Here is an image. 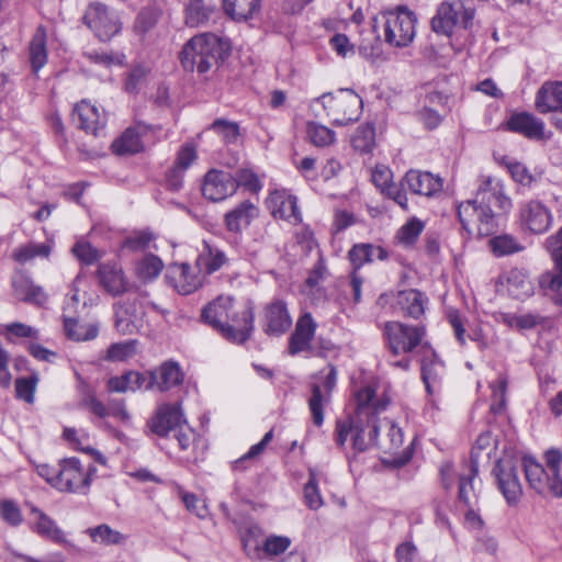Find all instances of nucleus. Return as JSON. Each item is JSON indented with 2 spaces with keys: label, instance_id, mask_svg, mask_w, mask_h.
Returning <instances> with one entry per match:
<instances>
[{
  "label": "nucleus",
  "instance_id": "nucleus-1",
  "mask_svg": "<svg viewBox=\"0 0 562 562\" xmlns=\"http://www.w3.org/2000/svg\"><path fill=\"white\" fill-rule=\"evenodd\" d=\"M513 209V200L507 194L503 180L482 176L479 179L474 200L461 202L458 206L460 223L469 234L475 224L480 236L492 235L497 227V217L507 215Z\"/></svg>",
  "mask_w": 562,
  "mask_h": 562
},
{
  "label": "nucleus",
  "instance_id": "nucleus-2",
  "mask_svg": "<svg viewBox=\"0 0 562 562\" xmlns=\"http://www.w3.org/2000/svg\"><path fill=\"white\" fill-rule=\"evenodd\" d=\"M201 318L233 344H244L254 330L252 308L245 306L235 312L234 300L231 296H217L202 310Z\"/></svg>",
  "mask_w": 562,
  "mask_h": 562
},
{
  "label": "nucleus",
  "instance_id": "nucleus-3",
  "mask_svg": "<svg viewBox=\"0 0 562 562\" xmlns=\"http://www.w3.org/2000/svg\"><path fill=\"white\" fill-rule=\"evenodd\" d=\"M226 50L227 47L220 37L204 33L186 43L180 53V60L186 70L196 69L198 72L204 74L224 58Z\"/></svg>",
  "mask_w": 562,
  "mask_h": 562
},
{
  "label": "nucleus",
  "instance_id": "nucleus-4",
  "mask_svg": "<svg viewBox=\"0 0 562 562\" xmlns=\"http://www.w3.org/2000/svg\"><path fill=\"white\" fill-rule=\"evenodd\" d=\"M313 104H321L336 126L358 121L363 108L362 99L351 89H340L335 94L325 93L315 99Z\"/></svg>",
  "mask_w": 562,
  "mask_h": 562
},
{
  "label": "nucleus",
  "instance_id": "nucleus-5",
  "mask_svg": "<svg viewBox=\"0 0 562 562\" xmlns=\"http://www.w3.org/2000/svg\"><path fill=\"white\" fill-rule=\"evenodd\" d=\"M380 426L378 418L358 419L352 418L350 422L338 420L336 424V443L344 447L348 436H351L353 456L367 451L376 445V437Z\"/></svg>",
  "mask_w": 562,
  "mask_h": 562
},
{
  "label": "nucleus",
  "instance_id": "nucleus-6",
  "mask_svg": "<svg viewBox=\"0 0 562 562\" xmlns=\"http://www.w3.org/2000/svg\"><path fill=\"white\" fill-rule=\"evenodd\" d=\"M473 18L472 0L443 1L431 19V29L437 34L450 36L456 27L468 29Z\"/></svg>",
  "mask_w": 562,
  "mask_h": 562
},
{
  "label": "nucleus",
  "instance_id": "nucleus-7",
  "mask_svg": "<svg viewBox=\"0 0 562 562\" xmlns=\"http://www.w3.org/2000/svg\"><path fill=\"white\" fill-rule=\"evenodd\" d=\"M384 41L394 47H406L415 37L416 15L406 7L382 14Z\"/></svg>",
  "mask_w": 562,
  "mask_h": 562
},
{
  "label": "nucleus",
  "instance_id": "nucleus-8",
  "mask_svg": "<svg viewBox=\"0 0 562 562\" xmlns=\"http://www.w3.org/2000/svg\"><path fill=\"white\" fill-rule=\"evenodd\" d=\"M516 223L521 232L532 235L547 233L553 222L549 206L538 199H528L518 204Z\"/></svg>",
  "mask_w": 562,
  "mask_h": 562
},
{
  "label": "nucleus",
  "instance_id": "nucleus-9",
  "mask_svg": "<svg viewBox=\"0 0 562 562\" xmlns=\"http://www.w3.org/2000/svg\"><path fill=\"white\" fill-rule=\"evenodd\" d=\"M325 370L316 373L311 383V397L308 398V408L315 426L319 427L324 423V407L329 404L331 393L337 383V370L333 364Z\"/></svg>",
  "mask_w": 562,
  "mask_h": 562
},
{
  "label": "nucleus",
  "instance_id": "nucleus-10",
  "mask_svg": "<svg viewBox=\"0 0 562 562\" xmlns=\"http://www.w3.org/2000/svg\"><path fill=\"white\" fill-rule=\"evenodd\" d=\"M547 248L555 262L557 271H546L539 276L540 292L558 305H562V227L547 239Z\"/></svg>",
  "mask_w": 562,
  "mask_h": 562
},
{
  "label": "nucleus",
  "instance_id": "nucleus-11",
  "mask_svg": "<svg viewBox=\"0 0 562 562\" xmlns=\"http://www.w3.org/2000/svg\"><path fill=\"white\" fill-rule=\"evenodd\" d=\"M425 336L420 326H411L400 322H386L383 327V337L389 350L394 355L413 352Z\"/></svg>",
  "mask_w": 562,
  "mask_h": 562
},
{
  "label": "nucleus",
  "instance_id": "nucleus-12",
  "mask_svg": "<svg viewBox=\"0 0 562 562\" xmlns=\"http://www.w3.org/2000/svg\"><path fill=\"white\" fill-rule=\"evenodd\" d=\"M83 23L94 33L102 42L110 41L120 33L122 23L117 14L110 11L109 8L101 2H91L83 14Z\"/></svg>",
  "mask_w": 562,
  "mask_h": 562
},
{
  "label": "nucleus",
  "instance_id": "nucleus-13",
  "mask_svg": "<svg viewBox=\"0 0 562 562\" xmlns=\"http://www.w3.org/2000/svg\"><path fill=\"white\" fill-rule=\"evenodd\" d=\"M95 469L90 467L85 471L77 458L60 461L55 487L63 492L87 494L91 483V474Z\"/></svg>",
  "mask_w": 562,
  "mask_h": 562
},
{
  "label": "nucleus",
  "instance_id": "nucleus-14",
  "mask_svg": "<svg viewBox=\"0 0 562 562\" xmlns=\"http://www.w3.org/2000/svg\"><path fill=\"white\" fill-rule=\"evenodd\" d=\"M518 459L513 456L499 458L493 469L498 488L509 506L518 504L522 495L521 484L517 475Z\"/></svg>",
  "mask_w": 562,
  "mask_h": 562
},
{
  "label": "nucleus",
  "instance_id": "nucleus-15",
  "mask_svg": "<svg viewBox=\"0 0 562 562\" xmlns=\"http://www.w3.org/2000/svg\"><path fill=\"white\" fill-rule=\"evenodd\" d=\"M143 311L137 294H130L114 304V325L122 335H133L143 325Z\"/></svg>",
  "mask_w": 562,
  "mask_h": 562
},
{
  "label": "nucleus",
  "instance_id": "nucleus-16",
  "mask_svg": "<svg viewBox=\"0 0 562 562\" xmlns=\"http://www.w3.org/2000/svg\"><path fill=\"white\" fill-rule=\"evenodd\" d=\"M522 467L526 480L530 487L539 494L551 493L557 497H562V479L551 475L548 469L546 470L531 457L522 458Z\"/></svg>",
  "mask_w": 562,
  "mask_h": 562
},
{
  "label": "nucleus",
  "instance_id": "nucleus-17",
  "mask_svg": "<svg viewBox=\"0 0 562 562\" xmlns=\"http://www.w3.org/2000/svg\"><path fill=\"white\" fill-rule=\"evenodd\" d=\"M506 128L529 140L543 142L552 136L540 117L526 111L512 113L506 122Z\"/></svg>",
  "mask_w": 562,
  "mask_h": 562
},
{
  "label": "nucleus",
  "instance_id": "nucleus-18",
  "mask_svg": "<svg viewBox=\"0 0 562 562\" xmlns=\"http://www.w3.org/2000/svg\"><path fill=\"white\" fill-rule=\"evenodd\" d=\"M184 420L179 403H165L158 406L148 422V427L155 435L168 437L181 427Z\"/></svg>",
  "mask_w": 562,
  "mask_h": 562
},
{
  "label": "nucleus",
  "instance_id": "nucleus-19",
  "mask_svg": "<svg viewBox=\"0 0 562 562\" xmlns=\"http://www.w3.org/2000/svg\"><path fill=\"white\" fill-rule=\"evenodd\" d=\"M237 190V183L233 176L221 170H210L202 184V194L205 199L218 202L233 195Z\"/></svg>",
  "mask_w": 562,
  "mask_h": 562
},
{
  "label": "nucleus",
  "instance_id": "nucleus-20",
  "mask_svg": "<svg viewBox=\"0 0 562 562\" xmlns=\"http://www.w3.org/2000/svg\"><path fill=\"white\" fill-rule=\"evenodd\" d=\"M266 203L276 218L285 220L292 224H299L302 221L296 196L290 194L286 190L270 192Z\"/></svg>",
  "mask_w": 562,
  "mask_h": 562
},
{
  "label": "nucleus",
  "instance_id": "nucleus-21",
  "mask_svg": "<svg viewBox=\"0 0 562 562\" xmlns=\"http://www.w3.org/2000/svg\"><path fill=\"white\" fill-rule=\"evenodd\" d=\"M292 326V318L283 301L277 300L267 305L263 330L269 336H281Z\"/></svg>",
  "mask_w": 562,
  "mask_h": 562
},
{
  "label": "nucleus",
  "instance_id": "nucleus-22",
  "mask_svg": "<svg viewBox=\"0 0 562 562\" xmlns=\"http://www.w3.org/2000/svg\"><path fill=\"white\" fill-rule=\"evenodd\" d=\"M72 120L77 122L79 128L94 136H98L105 125L104 115L95 105L85 100L76 104Z\"/></svg>",
  "mask_w": 562,
  "mask_h": 562
},
{
  "label": "nucleus",
  "instance_id": "nucleus-23",
  "mask_svg": "<svg viewBox=\"0 0 562 562\" xmlns=\"http://www.w3.org/2000/svg\"><path fill=\"white\" fill-rule=\"evenodd\" d=\"M317 324L310 313L303 314L296 322L295 329L289 338V352L295 356L311 348Z\"/></svg>",
  "mask_w": 562,
  "mask_h": 562
},
{
  "label": "nucleus",
  "instance_id": "nucleus-24",
  "mask_svg": "<svg viewBox=\"0 0 562 562\" xmlns=\"http://www.w3.org/2000/svg\"><path fill=\"white\" fill-rule=\"evenodd\" d=\"M535 106L543 114H562V81L544 82L536 93Z\"/></svg>",
  "mask_w": 562,
  "mask_h": 562
},
{
  "label": "nucleus",
  "instance_id": "nucleus-25",
  "mask_svg": "<svg viewBox=\"0 0 562 562\" xmlns=\"http://www.w3.org/2000/svg\"><path fill=\"white\" fill-rule=\"evenodd\" d=\"M403 182L412 193L418 195L434 196L442 189V180L439 177L418 170L407 171Z\"/></svg>",
  "mask_w": 562,
  "mask_h": 562
},
{
  "label": "nucleus",
  "instance_id": "nucleus-26",
  "mask_svg": "<svg viewBox=\"0 0 562 562\" xmlns=\"http://www.w3.org/2000/svg\"><path fill=\"white\" fill-rule=\"evenodd\" d=\"M97 274L100 284L112 295H120L127 291L128 282L120 265L113 262L101 263Z\"/></svg>",
  "mask_w": 562,
  "mask_h": 562
},
{
  "label": "nucleus",
  "instance_id": "nucleus-27",
  "mask_svg": "<svg viewBox=\"0 0 562 562\" xmlns=\"http://www.w3.org/2000/svg\"><path fill=\"white\" fill-rule=\"evenodd\" d=\"M423 350L422 379L428 394H432L443 376L445 364L431 348L423 347Z\"/></svg>",
  "mask_w": 562,
  "mask_h": 562
},
{
  "label": "nucleus",
  "instance_id": "nucleus-28",
  "mask_svg": "<svg viewBox=\"0 0 562 562\" xmlns=\"http://www.w3.org/2000/svg\"><path fill=\"white\" fill-rule=\"evenodd\" d=\"M425 295L415 289L397 292L394 300V308L403 316L419 318L425 312Z\"/></svg>",
  "mask_w": 562,
  "mask_h": 562
},
{
  "label": "nucleus",
  "instance_id": "nucleus-29",
  "mask_svg": "<svg viewBox=\"0 0 562 562\" xmlns=\"http://www.w3.org/2000/svg\"><path fill=\"white\" fill-rule=\"evenodd\" d=\"M196 159V149L192 144H184L178 151L175 166L167 173V184L178 191L183 183V176L187 169Z\"/></svg>",
  "mask_w": 562,
  "mask_h": 562
},
{
  "label": "nucleus",
  "instance_id": "nucleus-30",
  "mask_svg": "<svg viewBox=\"0 0 562 562\" xmlns=\"http://www.w3.org/2000/svg\"><path fill=\"white\" fill-rule=\"evenodd\" d=\"M168 279L173 280V288L178 293L188 295L201 285V279L188 263H175L168 269Z\"/></svg>",
  "mask_w": 562,
  "mask_h": 562
},
{
  "label": "nucleus",
  "instance_id": "nucleus-31",
  "mask_svg": "<svg viewBox=\"0 0 562 562\" xmlns=\"http://www.w3.org/2000/svg\"><path fill=\"white\" fill-rule=\"evenodd\" d=\"M477 475V464H470L467 472L459 473L458 499L469 509L468 516L474 514V508L479 502V494L474 487L473 481Z\"/></svg>",
  "mask_w": 562,
  "mask_h": 562
},
{
  "label": "nucleus",
  "instance_id": "nucleus-32",
  "mask_svg": "<svg viewBox=\"0 0 562 562\" xmlns=\"http://www.w3.org/2000/svg\"><path fill=\"white\" fill-rule=\"evenodd\" d=\"M508 294L517 300H526L533 295L535 285L528 273L522 269H512L506 274Z\"/></svg>",
  "mask_w": 562,
  "mask_h": 562
},
{
  "label": "nucleus",
  "instance_id": "nucleus-33",
  "mask_svg": "<svg viewBox=\"0 0 562 562\" xmlns=\"http://www.w3.org/2000/svg\"><path fill=\"white\" fill-rule=\"evenodd\" d=\"M258 215V209L248 200L243 201L235 209L225 215V225L229 232L238 233L243 227L250 224L251 220Z\"/></svg>",
  "mask_w": 562,
  "mask_h": 562
},
{
  "label": "nucleus",
  "instance_id": "nucleus-34",
  "mask_svg": "<svg viewBox=\"0 0 562 562\" xmlns=\"http://www.w3.org/2000/svg\"><path fill=\"white\" fill-rule=\"evenodd\" d=\"M374 397L375 392L371 386L360 389L355 395L356 411L353 418H378L379 412L385 408V404L376 403Z\"/></svg>",
  "mask_w": 562,
  "mask_h": 562
},
{
  "label": "nucleus",
  "instance_id": "nucleus-35",
  "mask_svg": "<svg viewBox=\"0 0 562 562\" xmlns=\"http://www.w3.org/2000/svg\"><path fill=\"white\" fill-rule=\"evenodd\" d=\"M504 165L513 181L524 189H535L542 180L540 172H532L526 165L515 159H505Z\"/></svg>",
  "mask_w": 562,
  "mask_h": 562
},
{
  "label": "nucleus",
  "instance_id": "nucleus-36",
  "mask_svg": "<svg viewBox=\"0 0 562 562\" xmlns=\"http://www.w3.org/2000/svg\"><path fill=\"white\" fill-rule=\"evenodd\" d=\"M386 257L387 252L382 247L372 244H357L348 251V259L356 272L374 258L384 260Z\"/></svg>",
  "mask_w": 562,
  "mask_h": 562
},
{
  "label": "nucleus",
  "instance_id": "nucleus-37",
  "mask_svg": "<svg viewBox=\"0 0 562 562\" xmlns=\"http://www.w3.org/2000/svg\"><path fill=\"white\" fill-rule=\"evenodd\" d=\"M29 61L33 72H37L47 63L46 31L38 26L29 45Z\"/></svg>",
  "mask_w": 562,
  "mask_h": 562
},
{
  "label": "nucleus",
  "instance_id": "nucleus-38",
  "mask_svg": "<svg viewBox=\"0 0 562 562\" xmlns=\"http://www.w3.org/2000/svg\"><path fill=\"white\" fill-rule=\"evenodd\" d=\"M157 382L155 386L161 391H168L173 386L179 385L183 381V373L177 362L166 361L157 370Z\"/></svg>",
  "mask_w": 562,
  "mask_h": 562
},
{
  "label": "nucleus",
  "instance_id": "nucleus-39",
  "mask_svg": "<svg viewBox=\"0 0 562 562\" xmlns=\"http://www.w3.org/2000/svg\"><path fill=\"white\" fill-rule=\"evenodd\" d=\"M13 288L16 297L21 301L36 305H43L47 301V294L43 288L34 284L30 279L22 278L14 281Z\"/></svg>",
  "mask_w": 562,
  "mask_h": 562
},
{
  "label": "nucleus",
  "instance_id": "nucleus-40",
  "mask_svg": "<svg viewBox=\"0 0 562 562\" xmlns=\"http://www.w3.org/2000/svg\"><path fill=\"white\" fill-rule=\"evenodd\" d=\"M94 543L103 546H121L124 544L128 537L119 530L113 529L106 524L88 528L86 531Z\"/></svg>",
  "mask_w": 562,
  "mask_h": 562
},
{
  "label": "nucleus",
  "instance_id": "nucleus-41",
  "mask_svg": "<svg viewBox=\"0 0 562 562\" xmlns=\"http://www.w3.org/2000/svg\"><path fill=\"white\" fill-rule=\"evenodd\" d=\"M31 512L37 515L34 530L40 536L53 540L57 543L66 542L63 530L55 524L53 519H50L46 514L34 506L31 507Z\"/></svg>",
  "mask_w": 562,
  "mask_h": 562
},
{
  "label": "nucleus",
  "instance_id": "nucleus-42",
  "mask_svg": "<svg viewBox=\"0 0 562 562\" xmlns=\"http://www.w3.org/2000/svg\"><path fill=\"white\" fill-rule=\"evenodd\" d=\"M227 15L236 21H246L259 9V0H223Z\"/></svg>",
  "mask_w": 562,
  "mask_h": 562
},
{
  "label": "nucleus",
  "instance_id": "nucleus-43",
  "mask_svg": "<svg viewBox=\"0 0 562 562\" xmlns=\"http://www.w3.org/2000/svg\"><path fill=\"white\" fill-rule=\"evenodd\" d=\"M213 12V7L203 0H187L186 24L191 27L203 25Z\"/></svg>",
  "mask_w": 562,
  "mask_h": 562
},
{
  "label": "nucleus",
  "instance_id": "nucleus-44",
  "mask_svg": "<svg viewBox=\"0 0 562 562\" xmlns=\"http://www.w3.org/2000/svg\"><path fill=\"white\" fill-rule=\"evenodd\" d=\"M226 262L225 254L212 247L207 241H203V249L198 258V265L211 274L221 269Z\"/></svg>",
  "mask_w": 562,
  "mask_h": 562
},
{
  "label": "nucleus",
  "instance_id": "nucleus-45",
  "mask_svg": "<svg viewBox=\"0 0 562 562\" xmlns=\"http://www.w3.org/2000/svg\"><path fill=\"white\" fill-rule=\"evenodd\" d=\"M64 328L68 338L76 341L92 340L98 336V326L92 324H79L75 318L65 317Z\"/></svg>",
  "mask_w": 562,
  "mask_h": 562
},
{
  "label": "nucleus",
  "instance_id": "nucleus-46",
  "mask_svg": "<svg viewBox=\"0 0 562 562\" xmlns=\"http://www.w3.org/2000/svg\"><path fill=\"white\" fill-rule=\"evenodd\" d=\"M143 149L139 134L134 128H127L121 137L112 144L113 153L117 155L136 154Z\"/></svg>",
  "mask_w": 562,
  "mask_h": 562
},
{
  "label": "nucleus",
  "instance_id": "nucleus-47",
  "mask_svg": "<svg viewBox=\"0 0 562 562\" xmlns=\"http://www.w3.org/2000/svg\"><path fill=\"white\" fill-rule=\"evenodd\" d=\"M53 247L52 241L35 244L30 243L13 251V259L19 263H25L35 257L48 258Z\"/></svg>",
  "mask_w": 562,
  "mask_h": 562
},
{
  "label": "nucleus",
  "instance_id": "nucleus-48",
  "mask_svg": "<svg viewBox=\"0 0 562 562\" xmlns=\"http://www.w3.org/2000/svg\"><path fill=\"white\" fill-rule=\"evenodd\" d=\"M375 145V130L372 124H364L357 127L351 136V146L361 154L370 153Z\"/></svg>",
  "mask_w": 562,
  "mask_h": 562
},
{
  "label": "nucleus",
  "instance_id": "nucleus-49",
  "mask_svg": "<svg viewBox=\"0 0 562 562\" xmlns=\"http://www.w3.org/2000/svg\"><path fill=\"white\" fill-rule=\"evenodd\" d=\"M490 246L497 257L509 256L524 250L518 239L509 234H502L490 240Z\"/></svg>",
  "mask_w": 562,
  "mask_h": 562
},
{
  "label": "nucleus",
  "instance_id": "nucleus-50",
  "mask_svg": "<svg viewBox=\"0 0 562 562\" xmlns=\"http://www.w3.org/2000/svg\"><path fill=\"white\" fill-rule=\"evenodd\" d=\"M164 269L161 259L153 254L145 255L136 266V274L144 281L156 279Z\"/></svg>",
  "mask_w": 562,
  "mask_h": 562
},
{
  "label": "nucleus",
  "instance_id": "nucleus-51",
  "mask_svg": "<svg viewBox=\"0 0 562 562\" xmlns=\"http://www.w3.org/2000/svg\"><path fill=\"white\" fill-rule=\"evenodd\" d=\"M425 228L423 221L417 217L408 220L396 233L397 241L405 246H413Z\"/></svg>",
  "mask_w": 562,
  "mask_h": 562
},
{
  "label": "nucleus",
  "instance_id": "nucleus-52",
  "mask_svg": "<svg viewBox=\"0 0 562 562\" xmlns=\"http://www.w3.org/2000/svg\"><path fill=\"white\" fill-rule=\"evenodd\" d=\"M306 134L311 143L317 147L328 146L335 142V132L315 122L307 123Z\"/></svg>",
  "mask_w": 562,
  "mask_h": 562
},
{
  "label": "nucleus",
  "instance_id": "nucleus-53",
  "mask_svg": "<svg viewBox=\"0 0 562 562\" xmlns=\"http://www.w3.org/2000/svg\"><path fill=\"white\" fill-rule=\"evenodd\" d=\"M508 379L504 374H499L496 381L491 383L492 389V404L491 411L499 414L506 406V391Z\"/></svg>",
  "mask_w": 562,
  "mask_h": 562
},
{
  "label": "nucleus",
  "instance_id": "nucleus-54",
  "mask_svg": "<svg viewBox=\"0 0 562 562\" xmlns=\"http://www.w3.org/2000/svg\"><path fill=\"white\" fill-rule=\"evenodd\" d=\"M210 130L218 134L226 144L236 143L240 135L238 124L225 119H216L210 125Z\"/></svg>",
  "mask_w": 562,
  "mask_h": 562
},
{
  "label": "nucleus",
  "instance_id": "nucleus-55",
  "mask_svg": "<svg viewBox=\"0 0 562 562\" xmlns=\"http://www.w3.org/2000/svg\"><path fill=\"white\" fill-rule=\"evenodd\" d=\"M137 340L132 339L123 342L112 344L106 352L109 361H126L136 353Z\"/></svg>",
  "mask_w": 562,
  "mask_h": 562
},
{
  "label": "nucleus",
  "instance_id": "nucleus-56",
  "mask_svg": "<svg viewBox=\"0 0 562 562\" xmlns=\"http://www.w3.org/2000/svg\"><path fill=\"white\" fill-rule=\"evenodd\" d=\"M178 495L181 498L187 510L196 517L204 519L209 516V508L204 501L200 499L195 494L179 488Z\"/></svg>",
  "mask_w": 562,
  "mask_h": 562
},
{
  "label": "nucleus",
  "instance_id": "nucleus-57",
  "mask_svg": "<svg viewBox=\"0 0 562 562\" xmlns=\"http://www.w3.org/2000/svg\"><path fill=\"white\" fill-rule=\"evenodd\" d=\"M304 501L306 506L316 510L323 505V498L317 487V482L314 472L311 471L310 479L304 486Z\"/></svg>",
  "mask_w": 562,
  "mask_h": 562
},
{
  "label": "nucleus",
  "instance_id": "nucleus-58",
  "mask_svg": "<svg viewBox=\"0 0 562 562\" xmlns=\"http://www.w3.org/2000/svg\"><path fill=\"white\" fill-rule=\"evenodd\" d=\"M238 187H243L254 193H257L261 190V182L258 176L250 169H239L236 171L235 176H233Z\"/></svg>",
  "mask_w": 562,
  "mask_h": 562
},
{
  "label": "nucleus",
  "instance_id": "nucleus-59",
  "mask_svg": "<svg viewBox=\"0 0 562 562\" xmlns=\"http://www.w3.org/2000/svg\"><path fill=\"white\" fill-rule=\"evenodd\" d=\"M37 378H20L15 381V393L16 397L25 401L26 403H33L34 393L36 389Z\"/></svg>",
  "mask_w": 562,
  "mask_h": 562
},
{
  "label": "nucleus",
  "instance_id": "nucleus-60",
  "mask_svg": "<svg viewBox=\"0 0 562 562\" xmlns=\"http://www.w3.org/2000/svg\"><path fill=\"white\" fill-rule=\"evenodd\" d=\"M1 518L9 525L16 527L22 524V514L19 506L11 499L0 502Z\"/></svg>",
  "mask_w": 562,
  "mask_h": 562
},
{
  "label": "nucleus",
  "instance_id": "nucleus-61",
  "mask_svg": "<svg viewBox=\"0 0 562 562\" xmlns=\"http://www.w3.org/2000/svg\"><path fill=\"white\" fill-rule=\"evenodd\" d=\"M173 437L182 451H187L191 447L195 448L198 435L188 426L187 420L173 432Z\"/></svg>",
  "mask_w": 562,
  "mask_h": 562
},
{
  "label": "nucleus",
  "instance_id": "nucleus-62",
  "mask_svg": "<svg viewBox=\"0 0 562 562\" xmlns=\"http://www.w3.org/2000/svg\"><path fill=\"white\" fill-rule=\"evenodd\" d=\"M291 544V540L288 537L271 536L268 537L263 542V551L267 555H279L283 553Z\"/></svg>",
  "mask_w": 562,
  "mask_h": 562
},
{
  "label": "nucleus",
  "instance_id": "nucleus-63",
  "mask_svg": "<svg viewBox=\"0 0 562 562\" xmlns=\"http://www.w3.org/2000/svg\"><path fill=\"white\" fill-rule=\"evenodd\" d=\"M157 23V16L153 10H142L134 23V30L137 34L144 35Z\"/></svg>",
  "mask_w": 562,
  "mask_h": 562
},
{
  "label": "nucleus",
  "instance_id": "nucleus-64",
  "mask_svg": "<svg viewBox=\"0 0 562 562\" xmlns=\"http://www.w3.org/2000/svg\"><path fill=\"white\" fill-rule=\"evenodd\" d=\"M395 555L397 562H420L418 549L411 541H405L397 546Z\"/></svg>",
  "mask_w": 562,
  "mask_h": 562
}]
</instances>
